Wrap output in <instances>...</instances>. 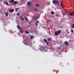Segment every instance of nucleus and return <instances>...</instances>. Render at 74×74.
Here are the masks:
<instances>
[{"label": "nucleus", "mask_w": 74, "mask_h": 74, "mask_svg": "<svg viewBox=\"0 0 74 74\" xmlns=\"http://www.w3.org/2000/svg\"><path fill=\"white\" fill-rule=\"evenodd\" d=\"M71 32L72 33H73V29H71Z\"/></svg>", "instance_id": "nucleus-30"}, {"label": "nucleus", "mask_w": 74, "mask_h": 74, "mask_svg": "<svg viewBox=\"0 0 74 74\" xmlns=\"http://www.w3.org/2000/svg\"><path fill=\"white\" fill-rule=\"evenodd\" d=\"M58 1H59L56 0H54L53 1V4H56L57 3H58Z\"/></svg>", "instance_id": "nucleus-2"}, {"label": "nucleus", "mask_w": 74, "mask_h": 74, "mask_svg": "<svg viewBox=\"0 0 74 74\" xmlns=\"http://www.w3.org/2000/svg\"><path fill=\"white\" fill-rule=\"evenodd\" d=\"M23 43H24V44H25V41H23Z\"/></svg>", "instance_id": "nucleus-35"}, {"label": "nucleus", "mask_w": 74, "mask_h": 74, "mask_svg": "<svg viewBox=\"0 0 74 74\" xmlns=\"http://www.w3.org/2000/svg\"><path fill=\"white\" fill-rule=\"evenodd\" d=\"M36 18L37 19L38 18H39V15H36Z\"/></svg>", "instance_id": "nucleus-16"}, {"label": "nucleus", "mask_w": 74, "mask_h": 74, "mask_svg": "<svg viewBox=\"0 0 74 74\" xmlns=\"http://www.w3.org/2000/svg\"><path fill=\"white\" fill-rule=\"evenodd\" d=\"M36 22H37V23H40V22H39V21H37Z\"/></svg>", "instance_id": "nucleus-39"}, {"label": "nucleus", "mask_w": 74, "mask_h": 74, "mask_svg": "<svg viewBox=\"0 0 74 74\" xmlns=\"http://www.w3.org/2000/svg\"><path fill=\"white\" fill-rule=\"evenodd\" d=\"M5 14H6V16H8V12H6Z\"/></svg>", "instance_id": "nucleus-18"}, {"label": "nucleus", "mask_w": 74, "mask_h": 74, "mask_svg": "<svg viewBox=\"0 0 74 74\" xmlns=\"http://www.w3.org/2000/svg\"><path fill=\"white\" fill-rule=\"evenodd\" d=\"M16 15H18V16L19 15V13H17V14H16Z\"/></svg>", "instance_id": "nucleus-36"}, {"label": "nucleus", "mask_w": 74, "mask_h": 74, "mask_svg": "<svg viewBox=\"0 0 74 74\" xmlns=\"http://www.w3.org/2000/svg\"><path fill=\"white\" fill-rule=\"evenodd\" d=\"M55 36H58V31H56L55 32Z\"/></svg>", "instance_id": "nucleus-8"}, {"label": "nucleus", "mask_w": 74, "mask_h": 74, "mask_svg": "<svg viewBox=\"0 0 74 74\" xmlns=\"http://www.w3.org/2000/svg\"><path fill=\"white\" fill-rule=\"evenodd\" d=\"M57 33H58V34H60V33H61V31L60 30H58L57 32Z\"/></svg>", "instance_id": "nucleus-13"}, {"label": "nucleus", "mask_w": 74, "mask_h": 74, "mask_svg": "<svg viewBox=\"0 0 74 74\" xmlns=\"http://www.w3.org/2000/svg\"><path fill=\"white\" fill-rule=\"evenodd\" d=\"M60 4H61V5L62 8H64V7H63V5L62 4V1H61V2Z\"/></svg>", "instance_id": "nucleus-9"}, {"label": "nucleus", "mask_w": 74, "mask_h": 74, "mask_svg": "<svg viewBox=\"0 0 74 74\" xmlns=\"http://www.w3.org/2000/svg\"><path fill=\"white\" fill-rule=\"evenodd\" d=\"M25 19L26 20V21H28V18H27V17H25Z\"/></svg>", "instance_id": "nucleus-20"}, {"label": "nucleus", "mask_w": 74, "mask_h": 74, "mask_svg": "<svg viewBox=\"0 0 74 74\" xmlns=\"http://www.w3.org/2000/svg\"><path fill=\"white\" fill-rule=\"evenodd\" d=\"M34 19V20H36V19H37V17H36V16H34V17L33 18Z\"/></svg>", "instance_id": "nucleus-12"}, {"label": "nucleus", "mask_w": 74, "mask_h": 74, "mask_svg": "<svg viewBox=\"0 0 74 74\" xmlns=\"http://www.w3.org/2000/svg\"><path fill=\"white\" fill-rule=\"evenodd\" d=\"M48 40H49V41H51V38H49L48 39Z\"/></svg>", "instance_id": "nucleus-24"}, {"label": "nucleus", "mask_w": 74, "mask_h": 74, "mask_svg": "<svg viewBox=\"0 0 74 74\" xmlns=\"http://www.w3.org/2000/svg\"><path fill=\"white\" fill-rule=\"evenodd\" d=\"M62 14L64 16H65V14H64V13H63Z\"/></svg>", "instance_id": "nucleus-32"}, {"label": "nucleus", "mask_w": 74, "mask_h": 74, "mask_svg": "<svg viewBox=\"0 0 74 74\" xmlns=\"http://www.w3.org/2000/svg\"><path fill=\"white\" fill-rule=\"evenodd\" d=\"M19 32L20 33H22V31L21 30L19 31Z\"/></svg>", "instance_id": "nucleus-34"}, {"label": "nucleus", "mask_w": 74, "mask_h": 74, "mask_svg": "<svg viewBox=\"0 0 74 74\" xmlns=\"http://www.w3.org/2000/svg\"><path fill=\"white\" fill-rule=\"evenodd\" d=\"M50 21H51V20H50V19H49V20H48V22H50Z\"/></svg>", "instance_id": "nucleus-37"}, {"label": "nucleus", "mask_w": 74, "mask_h": 74, "mask_svg": "<svg viewBox=\"0 0 74 74\" xmlns=\"http://www.w3.org/2000/svg\"><path fill=\"white\" fill-rule=\"evenodd\" d=\"M20 18L21 19V20H22V21H25V18H23L22 17V16H20Z\"/></svg>", "instance_id": "nucleus-5"}, {"label": "nucleus", "mask_w": 74, "mask_h": 74, "mask_svg": "<svg viewBox=\"0 0 74 74\" xmlns=\"http://www.w3.org/2000/svg\"><path fill=\"white\" fill-rule=\"evenodd\" d=\"M44 41H45V42H47V40L45 39H44Z\"/></svg>", "instance_id": "nucleus-22"}, {"label": "nucleus", "mask_w": 74, "mask_h": 74, "mask_svg": "<svg viewBox=\"0 0 74 74\" xmlns=\"http://www.w3.org/2000/svg\"><path fill=\"white\" fill-rule=\"evenodd\" d=\"M37 23V22H36V26H37L38 25V23Z\"/></svg>", "instance_id": "nucleus-31"}, {"label": "nucleus", "mask_w": 74, "mask_h": 74, "mask_svg": "<svg viewBox=\"0 0 74 74\" xmlns=\"http://www.w3.org/2000/svg\"><path fill=\"white\" fill-rule=\"evenodd\" d=\"M27 45H29V46L32 45V43L27 42Z\"/></svg>", "instance_id": "nucleus-4"}, {"label": "nucleus", "mask_w": 74, "mask_h": 74, "mask_svg": "<svg viewBox=\"0 0 74 74\" xmlns=\"http://www.w3.org/2000/svg\"><path fill=\"white\" fill-rule=\"evenodd\" d=\"M18 10H19V8H16L15 9V11H18Z\"/></svg>", "instance_id": "nucleus-15"}, {"label": "nucleus", "mask_w": 74, "mask_h": 74, "mask_svg": "<svg viewBox=\"0 0 74 74\" xmlns=\"http://www.w3.org/2000/svg\"><path fill=\"white\" fill-rule=\"evenodd\" d=\"M34 10L35 11H38V10H37V9H34Z\"/></svg>", "instance_id": "nucleus-25"}, {"label": "nucleus", "mask_w": 74, "mask_h": 74, "mask_svg": "<svg viewBox=\"0 0 74 74\" xmlns=\"http://www.w3.org/2000/svg\"><path fill=\"white\" fill-rule=\"evenodd\" d=\"M47 45H49V43L47 41L46 42Z\"/></svg>", "instance_id": "nucleus-27"}, {"label": "nucleus", "mask_w": 74, "mask_h": 74, "mask_svg": "<svg viewBox=\"0 0 74 74\" xmlns=\"http://www.w3.org/2000/svg\"><path fill=\"white\" fill-rule=\"evenodd\" d=\"M56 16H57V17L59 16V15H58V14H56Z\"/></svg>", "instance_id": "nucleus-28"}, {"label": "nucleus", "mask_w": 74, "mask_h": 74, "mask_svg": "<svg viewBox=\"0 0 74 74\" xmlns=\"http://www.w3.org/2000/svg\"><path fill=\"white\" fill-rule=\"evenodd\" d=\"M18 2L16 1H15L13 3V4H18Z\"/></svg>", "instance_id": "nucleus-6"}, {"label": "nucleus", "mask_w": 74, "mask_h": 74, "mask_svg": "<svg viewBox=\"0 0 74 74\" xmlns=\"http://www.w3.org/2000/svg\"><path fill=\"white\" fill-rule=\"evenodd\" d=\"M17 27L18 28V29H21V27H19V25H17Z\"/></svg>", "instance_id": "nucleus-19"}, {"label": "nucleus", "mask_w": 74, "mask_h": 74, "mask_svg": "<svg viewBox=\"0 0 74 74\" xmlns=\"http://www.w3.org/2000/svg\"><path fill=\"white\" fill-rule=\"evenodd\" d=\"M51 13L52 15H54V12L53 11H52L51 12Z\"/></svg>", "instance_id": "nucleus-17"}, {"label": "nucleus", "mask_w": 74, "mask_h": 74, "mask_svg": "<svg viewBox=\"0 0 74 74\" xmlns=\"http://www.w3.org/2000/svg\"><path fill=\"white\" fill-rule=\"evenodd\" d=\"M71 27H72V28H74V25H72Z\"/></svg>", "instance_id": "nucleus-33"}, {"label": "nucleus", "mask_w": 74, "mask_h": 74, "mask_svg": "<svg viewBox=\"0 0 74 74\" xmlns=\"http://www.w3.org/2000/svg\"><path fill=\"white\" fill-rule=\"evenodd\" d=\"M73 26H74V24H73Z\"/></svg>", "instance_id": "nucleus-42"}, {"label": "nucleus", "mask_w": 74, "mask_h": 74, "mask_svg": "<svg viewBox=\"0 0 74 74\" xmlns=\"http://www.w3.org/2000/svg\"><path fill=\"white\" fill-rule=\"evenodd\" d=\"M40 47V48H41V49H42V50L44 51L45 52H47L48 50H47L46 49H45V48L44 46H41Z\"/></svg>", "instance_id": "nucleus-1"}, {"label": "nucleus", "mask_w": 74, "mask_h": 74, "mask_svg": "<svg viewBox=\"0 0 74 74\" xmlns=\"http://www.w3.org/2000/svg\"><path fill=\"white\" fill-rule=\"evenodd\" d=\"M73 15V13H71L69 14V15H70V16H72Z\"/></svg>", "instance_id": "nucleus-23"}, {"label": "nucleus", "mask_w": 74, "mask_h": 74, "mask_svg": "<svg viewBox=\"0 0 74 74\" xmlns=\"http://www.w3.org/2000/svg\"><path fill=\"white\" fill-rule=\"evenodd\" d=\"M14 1V0H12L10 1V2L11 3H13Z\"/></svg>", "instance_id": "nucleus-14"}, {"label": "nucleus", "mask_w": 74, "mask_h": 74, "mask_svg": "<svg viewBox=\"0 0 74 74\" xmlns=\"http://www.w3.org/2000/svg\"><path fill=\"white\" fill-rule=\"evenodd\" d=\"M60 49V47H58V49Z\"/></svg>", "instance_id": "nucleus-40"}, {"label": "nucleus", "mask_w": 74, "mask_h": 74, "mask_svg": "<svg viewBox=\"0 0 74 74\" xmlns=\"http://www.w3.org/2000/svg\"><path fill=\"white\" fill-rule=\"evenodd\" d=\"M36 6L37 7H39L40 6V4L38 3H36L35 4Z\"/></svg>", "instance_id": "nucleus-10"}, {"label": "nucleus", "mask_w": 74, "mask_h": 74, "mask_svg": "<svg viewBox=\"0 0 74 74\" xmlns=\"http://www.w3.org/2000/svg\"><path fill=\"white\" fill-rule=\"evenodd\" d=\"M58 5H59V3H58Z\"/></svg>", "instance_id": "nucleus-41"}, {"label": "nucleus", "mask_w": 74, "mask_h": 74, "mask_svg": "<svg viewBox=\"0 0 74 74\" xmlns=\"http://www.w3.org/2000/svg\"><path fill=\"white\" fill-rule=\"evenodd\" d=\"M31 38L33 39V37L32 36H31Z\"/></svg>", "instance_id": "nucleus-29"}, {"label": "nucleus", "mask_w": 74, "mask_h": 74, "mask_svg": "<svg viewBox=\"0 0 74 74\" xmlns=\"http://www.w3.org/2000/svg\"><path fill=\"white\" fill-rule=\"evenodd\" d=\"M32 2H27V5L29 6V7H30L31 6V5H32Z\"/></svg>", "instance_id": "nucleus-3"}, {"label": "nucleus", "mask_w": 74, "mask_h": 74, "mask_svg": "<svg viewBox=\"0 0 74 74\" xmlns=\"http://www.w3.org/2000/svg\"><path fill=\"white\" fill-rule=\"evenodd\" d=\"M68 43H69V42L67 41L65 42H64V44L66 45V46H68V45H69V44H68Z\"/></svg>", "instance_id": "nucleus-7"}, {"label": "nucleus", "mask_w": 74, "mask_h": 74, "mask_svg": "<svg viewBox=\"0 0 74 74\" xmlns=\"http://www.w3.org/2000/svg\"><path fill=\"white\" fill-rule=\"evenodd\" d=\"M13 11H14V9H12L10 10V12H13Z\"/></svg>", "instance_id": "nucleus-11"}, {"label": "nucleus", "mask_w": 74, "mask_h": 74, "mask_svg": "<svg viewBox=\"0 0 74 74\" xmlns=\"http://www.w3.org/2000/svg\"><path fill=\"white\" fill-rule=\"evenodd\" d=\"M73 13H74V11L73 12Z\"/></svg>", "instance_id": "nucleus-43"}, {"label": "nucleus", "mask_w": 74, "mask_h": 74, "mask_svg": "<svg viewBox=\"0 0 74 74\" xmlns=\"http://www.w3.org/2000/svg\"><path fill=\"white\" fill-rule=\"evenodd\" d=\"M7 23H5V26H7Z\"/></svg>", "instance_id": "nucleus-38"}, {"label": "nucleus", "mask_w": 74, "mask_h": 74, "mask_svg": "<svg viewBox=\"0 0 74 74\" xmlns=\"http://www.w3.org/2000/svg\"><path fill=\"white\" fill-rule=\"evenodd\" d=\"M5 4L6 5H7V4H8V2H5Z\"/></svg>", "instance_id": "nucleus-26"}, {"label": "nucleus", "mask_w": 74, "mask_h": 74, "mask_svg": "<svg viewBox=\"0 0 74 74\" xmlns=\"http://www.w3.org/2000/svg\"><path fill=\"white\" fill-rule=\"evenodd\" d=\"M25 33H27V34H29V32L27 31H25Z\"/></svg>", "instance_id": "nucleus-21"}]
</instances>
